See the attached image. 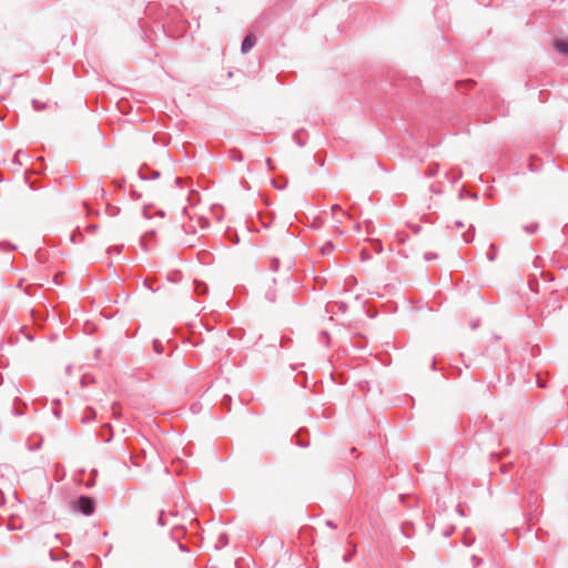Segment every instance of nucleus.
Wrapping results in <instances>:
<instances>
[{"mask_svg":"<svg viewBox=\"0 0 568 568\" xmlns=\"http://www.w3.org/2000/svg\"><path fill=\"white\" fill-rule=\"evenodd\" d=\"M456 510H457V513H458L460 516H465V515H466V514H465V510H464V507H463V505H460V504H459V505H457Z\"/></svg>","mask_w":568,"mask_h":568,"instance_id":"nucleus-38","label":"nucleus"},{"mask_svg":"<svg viewBox=\"0 0 568 568\" xmlns=\"http://www.w3.org/2000/svg\"><path fill=\"white\" fill-rule=\"evenodd\" d=\"M93 479H90V483L88 484L89 487L93 486Z\"/></svg>","mask_w":568,"mask_h":568,"instance_id":"nucleus-60","label":"nucleus"},{"mask_svg":"<svg viewBox=\"0 0 568 568\" xmlns=\"http://www.w3.org/2000/svg\"><path fill=\"white\" fill-rule=\"evenodd\" d=\"M68 556V552H62L61 556L59 555H55L54 550H50V557L53 561H58V560H61L62 558L67 557Z\"/></svg>","mask_w":568,"mask_h":568,"instance_id":"nucleus-20","label":"nucleus"},{"mask_svg":"<svg viewBox=\"0 0 568 568\" xmlns=\"http://www.w3.org/2000/svg\"><path fill=\"white\" fill-rule=\"evenodd\" d=\"M209 291L207 285L201 281H194V292L197 295H205Z\"/></svg>","mask_w":568,"mask_h":568,"instance_id":"nucleus-10","label":"nucleus"},{"mask_svg":"<svg viewBox=\"0 0 568 568\" xmlns=\"http://www.w3.org/2000/svg\"><path fill=\"white\" fill-rule=\"evenodd\" d=\"M280 260L277 257H272L270 260V270L273 272H277L280 268Z\"/></svg>","mask_w":568,"mask_h":568,"instance_id":"nucleus-17","label":"nucleus"},{"mask_svg":"<svg viewBox=\"0 0 568 568\" xmlns=\"http://www.w3.org/2000/svg\"><path fill=\"white\" fill-rule=\"evenodd\" d=\"M354 284H356V278L354 276H349L345 280V285L353 286Z\"/></svg>","mask_w":568,"mask_h":568,"instance_id":"nucleus-32","label":"nucleus"},{"mask_svg":"<svg viewBox=\"0 0 568 568\" xmlns=\"http://www.w3.org/2000/svg\"><path fill=\"white\" fill-rule=\"evenodd\" d=\"M471 561L474 568H477L483 562V559L474 555L471 556Z\"/></svg>","mask_w":568,"mask_h":568,"instance_id":"nucleus-30","label":"nucleus"},{"mask_svg":"<svg viewBox=\"0 0 568 568\" xmlns=\"http://www.w3.org/2000/svg\"><path fill=\"white\" fill-rule=\"evenodd\" d=\"M321 251H322L323 255H328V254H331L334 251V244L332 242H326L322 246Z\"/></svg>","mask_w":568,"mask_h":568,"instance_id":"nucleus-16","label":"nucleus"},{"mask_svg":"<svg viewBox=\"0 0 568 568\" xmlns=\"http://www.w3.org/2000/svg\"><path fill=\"white\" fill-rule=\"evenodd\" d=\"M509 467H510V465H501L500 470L506 474V473H508Z\"/></svg>","mask_w":568,"mask_h":568,"instance_id":"nucleus-44","label":"nucleus"},{"mask_svg":"<svg viewBox=\"0 0 568 568\" xmlns=\"http://www.w3.org/2000/svg\"><path fill=\"white\" fill-rule=\"evenodd\" d=\"M464 195H465V192H460L458 196H459V199H463Z\"/></svg>","mask_w":568,"mask_h":568,"instance_id":"nucleus-57","label":"nucleus"},{"mask_svg":"<svg viewBox=\"0 0 568 568\" xmlns=\"http://www.w3.org/2000/svg\"><path fill=\"white\" fill-rule=\"evenodd\" d=\"M111 439H112V434H110L109 437L104 438V442L109 443V442H111Z\"/></svg>","mask_w":568,"mask_h":568,"instance_id":"nucleus-52","label":"nucleus"},{"mask_svg":"<svg viewBox=\"0 0 568 568\" xmlns=\"http://www.w3.org/2000/svg\"><path fill=\"white\" fill-rule=\"evenodd\" d=\"M554 48L562 55H568V39H555Z\"/></svg>","mask_w":568,"mask_h":568,"instance_id":"nucleus-4","label":"nucleus"},{"mask_svg":"<svg viewBox=\"0 0 568 568\" xmlns=\"http://www.w3.org/2000/svg\"><path fill=\"white\" fill-rule=\"evenodd\" d=\"M471 327H473V328H476V327H477V324H476V323H473V324H471Z\"/></svg>","mask_w":568,"mask_h":568,"instance_id":"nucleus-61","label":"nucleus"},{"mask_svg":"<svg viewBox=\"0 0 568 568\" xmlns=\"http://www.w3.org/2000/svg\"><path fill=\"white\" fill-rule=\"evenodd\" d=\"M108 212H109V214H110V215L114 216V215H116V214H118L119 209H118V207H111V206H109V207H108Z\"/></svg>","mask_w":568,"mask_h":568,"instance_id":"nucleus-34","label":"nucleus"},{"mask_svg":"<svg viewBox=\"0 0 568 568\" xmlns=\"http://www.w3.org/2000/svg\"><path fill=\"white\" fill-rule=\"evenodd\" d=\"M430 368H432L433 371H436V369H437V368H436V361H435V359H433L432 365H430Z\"/></svg>","mask_w":568,"mask_h":568,"instance_id":"nucleus-50","label":"nucleus"},{"mask_svg":"<svg viewBox=\"0 0 568 568\" xmlns=\"http://www.w3.org/2000/svg\"><path fill=\"white\" fill-rule=\"evenodd\" d=\"M537 499H538V497H537V496L531 495V496L528 498V504H530V505L536 504V503H537Z\"/></svg>","mask_w":568,"mask_h":568,"instance_id":"nucleus-42","label":"nucleus"},{"mask_svg":"<svg viewBox=\"0 0 568 568\" xmlns=\"http://www.w3.org/2000/svg\"><path fill=\"white\" fill-rule=\"evenodd\" d=\"M255 43H256L255 36L253 33H247L242 41L241 52L243 54H246L247 52H250L252 50V48L255 45Z\"/></svg>","mask_w":568,"mask_h":568,"instance_id":"nucleus-3","label":"nucleus"},{"mask_svg":"<svg viewBox=\"0 0 568 568\" xmlns=\"http://www.w3.org/2000/svg\"><path fill=\"white\" fill-rule=\"evenodd\" d=\"M79 236H81V233H80V231L78 230V231H77V233L74 232V233L72 234L71 240H72L73 242H77V240H79Z\"/></svg>","mask_w":568,"mask_h":568,"instance_id":"nucleus-39","label":"nucleus"},{"mask_svg":"<svg viewBox=\"0 0 568 568\" xmlns=\"http://www.w3.org/2000/svg\"><path fill=\"white\" fill-rule=\"evenodd\" d=\"M538 386L539 387H545V384L540 379H538Z\"/></svg>","mask_w":568,"mask_h":568,"instance_id":"nucleus-54","label":"nucleus"},{"mask_svg":"<svg viewBox=\"0 0 568 568\" xmlns=\"http://www.w3.org/2000/svg\"><path fill=\"white\" fill-rule=\"evenodd\" d=\"M166 516L175 517V516H176V513H174V511L166 513V511H164V510H161V511H160V515H159V519H158L159 525H161V526H164V525H165V521H164V520H165V517H166Z\"/></svg>","mask_w":568,"mask_h":568,"instance_id":"nucleus-14","label":"nucleus"},{"mask_svg":"<svg viewBox=\"0 0 568 568\" xmlns=\"http://www.w3.org/2000/svg\"><path fill=\"white\" fill-rule=\"evenodd\" d=\"M464 195H465V192H460L458 196H459V199H463Z\"/></svg>","mask_w":568,"mask_h":568,"instance_id":"nucleus-56","label":"nucleus"},{"mask_svg":"<svg viewBox=\"0 0 568 568\" xmlns=\"http://www.w3.org/2000/svg\"><path fill=\"white\" fill-rule=\"evenodd\" d=\"M175 184L181 186L182 185V179L181 178H176L175 179Z\"/></svg>","mask_w":568,"mask_h":568,"instance_id":"nucleus-49","label":"nucleus"},{"mask_svg":"<svg viewBox=\"0 0 568 568\" xmlns=\"http://www.w3.org/2000/svg\"><path fill=\"white\" fill-rule=\"evenodd\" d=\"M185 534H186L185 527L180 526V525H174L171 530V537L174 540H180L181 538H183L185 536Z\"/></svg>","mask_w":568,"mask_h":568,"instance_id":"nucleus-5","label":"nucleus"},{"mask_svg":"<svg viewBox=\"0 0 568 568\" xmlns=\"http://www.w3.org/2000/svg\"><path fill=\"white\" fill-rule=\"evenodd\" d=\"M351 558H352V554H346V555H344L343 560L344 561H349Z\"/></svg>","mask_w":568,"mask_h":568,"instance_id":"nucleus-47","label":"nucleus"},{"mask_svg":"<svg viewBox=\"0 0 568 568\" xmlns=\"http://www.w3.org/2000/svg\"><path fill=\"white\" fill-rule=\"evenodd\" d=\"M143 284H144V286H145L146 288H149L150 291H152V292H155V291H156V288H154V287L152 286L151 281H150L149 278H145V280H144V282H143Z\"/></svg>","mask_w":568,"mask_h":568,"instance_id":"nucleus-33","label":"nucleus"},{"mask_svg":"<svg viewBox=\"0 0 568 568\" xmlns=\"http://www.w3.org/2000/svg\"><path fill=\"white\" fill-rule=\"evenodd\" d=\"M335 308H337V311H339L342 313H345L347 311V305L344 302H332V303H328L326 306L327 312H334Z\"/></svg>","mask_w":568,"mask_h":568,"instance_id":"nucleus-7","label":"nucleus"},{"mask_svg":"<svg viewBox=\"0 0 568 568\" xmlns=\"http://www.w3.org/2000/svg\"><path fill=\"white\" fill-rule=\"evenodd\" d=\"M373 247H374L375 252H377V253H382V251H383V245L379 241H374Z\"/></svg>","mask_w":568,"mask_h":568,"instance_id":"nucleus-29","label":"nucleus"},{"mask_svg":"<svg viewBox=\"0 0 568 568\" xmlns=\"http://www.w3.org/2000/svg\"><path fill=\"white\" fill-rule=\"evenodd\" d=\"M304 434H306V430L300 429L296 433L295 438H296V445H298L300 447L306 448L310 446V442L306 440L305 438H303Z\"/></svg>","mask_w":568,"mask_h":568,"instance_id":"nucleus-9","label":"nucleus"},{"mask_svg":"<svg viewBox=\"0 0 568 568\" xmlns=\"http://www.w3.org/2000/svg\"><path fill=\"white\" fill-rule=\"evenodd\" d=\"M227 544H229L227 535L226 534H221L220 537H219V545H217V547L226 546Z\"/></svg>","mask_w":568,"mask_h":568,"instance_id":"nucleus-23","label":"nucleus"},{"mask_svg":"<svg viewBox=\"0 0 568 568\" xmlns=\"http://www.w3.org/2000/svg\"><path fill=\"white\" fill-rule=\"evenodd\" d=\"M104 427L108 428L109 430L111 429V426L109 424H106Z\"/></svg>","mask_w":568,"mask_h":568,"instance_id":"nucleus-62","label":"nucleus"},{"mask_svg":"<svg viewBox=\"0 0 568 568\" xmlns=\"http://www.w3.org/2000/svg\"><path fill=\"white\" fill-rule=\"evenodd\" d=\"M231 400H232L231 396H229V395H224V397H223V399H222V405H223L224 407H227V409H230Z\"/></svg>","mask_w":568,"mask_h":568,"instance_id":"nucleus-28","label":"nucleus"},{"mask_svg":"<svg viewBox=\"0 0 568 568\" xmlns=\"http://www.w3.org/2000/svg\"><path fill=\"white\" fill-rule=\"evenodd\" d=\"M538 229V225L537 224H530V225H525L524 226V230L529 233V234H532L537 231Z\"/></svg>","mask_w":568,"mask_h":568,"instance_id":"nucleus-27","label":"nucleus"},{"mask_svg":"<svg viewBox=\"0 0 568 568\" xmlns=\"http://www.w3.org/2000/svg\"><path fill=\"white\" fill-rule=\"evenodd\" d=\"M132 196H133L134 199H140V197H141V194H138L136 192H134V191H133V192H132Z\"/></svg>","mask_w":568,"mask_h":568,"instance_id":"nucleus-51","label":"nucleus"},{"mask_svg":"<svg viewBox=\"0 0 568 568\" xmlns=\"http://www.w3.org/2000/svg\"><path fill=\"white\" fill-rule=\"evenodd\" d=\"M53 413H54V415H55L57 417H59V416H60V412H59V409H54V410H53Z\"/></svg>","mask_w":568,"mask_h":568,"instance_id":"nucleus-55","label":"nucleus"},{"mask_svg":"<svg viewBox=\"0 0 568 568\" xmlns=\"http://www.w3.org/2000/svg\"><path fill=\"white\" fill-rule=\"evenodd\" d=\"M97 229H98L97 224H90V225L87 226V230L90 233H94L97 231Z\"/></svg>","mask_w":568,"mask_h":568,"instance_id":"nucleus-37","label":"nucleus"},{"mask_svg":"<svg viewBox=\"0 0 568 568\" xmlns=\"http://www.w3.org/2000/svg\"><path fill=\"white\" fill-rule=\"evenodd\" d=\"M97 417V413L92 407H87L81 416V423H91Z\"/></svg>","mask_w":568,"mask_h":568,"instance_id":"nucleus-6","label":"nucleus"},{"mask_svg":"<svg viewBox=\"0 0 568 568\" xmlns=\"http://www.w3.org/2000/svg\"><path fill=\"white\" fill-rule=\"evenodd\" d=\"M455 226H456L457 229H462V227L464 226V223H463L462 221H456V222H455Z\"/></svg>","mask_w":568,"mask_h":568,"instance_id":"nucleus-46","label":"nucleus"},{"mask_svg":"<svg viewBox=\"0 0 568 568\" xmlns=\"http://www.w3.org/2000/svg\"><path fill=\"white\" fill-rule=\"evenodd\" d=\"M23 407H26V404L19 397H16L12 406V414L16 416H22Z\"/></svg>","mask_w":568,"mask_h":568,"instance_id":"nucleus-8","label":"nucleus"},{"mask_svg":"<svg viewBox=\"0 0 568 568\" xmlns=\"http://www.w3.org/2000/svg\"><path fill=\"white\" fill-rule=\"evenodd\" d=\"M179 548L182 551H187V547L184 544H182V542H179Z\"/></svg>","mask_w":568,"mask_h":568,"instance_id":"nucleus-45","label":"nucleus"},{"mask_svg":"<svg viewBox=\"0 0 568 568\" xmlns=\"http://www.w3.org/2000/svg\"><path fill=\"white\" fill-rule=\"evenodd\" d=\"M93 479H90V483L88 484L89 487L93 486Z\"/></svg>","mask_w":568,"mask_h":568,"instance_id":"nucleus-59","label":"nucleus"},{"mask_svg":"<svg viewBox=\"0 0 568 568\" xmlns=\"http://www.w3.org/2000/svg\"><path fill=\"white\" fill-rule=\"evenodd\" d=\"M122 248H123V245L110 246V247L108 248V253H109V254H113V253H115V254H120V253L122 252Z\"/></svg>","mask_w":568,"mask_h":568,"instance_id":"nucleus-21","label":"nucleus"},{"mask_svg":"<svg viewBox=\"0 0 568 568\" xmlns=\"http://www.w3.org/2000/svg\"><path fill=\"white\" fill-rule=\"evenodd\" d=\"M42 446V439H39L37 443H29L28 447L30 450H38Z\"/></svg>","mask_w":568,"mask_h":568,"instance_id":"nucleus-26","label":"nucleus"},{"mask_svg":"<svg viewBox=\"0 0 568 568\" xmlns=\"http://www.w3.org/2000/svg\"><path fill=\"white\" fill-rule=\"evenodd\" d=\"M462 178V172H458L456 175H453L452 183H456Z\"/></svg>","mask_w":568,"mask_h":568,"instance_id":"nucleus-41","label":"nucleus"},{"mask_svg":"<svg viewBox=\"0 0 568 568\" xmlns=\"http://www.w3.org/2000/svg\"><path fill=\"white\" fill-rule=\"evenodd\" d=\"M469 196H470L471 199H477V194H476V193L470 194Z\"/></svg>","mask_w":568,"mask_h":568,"instance_id":"nucleus-58","label":"nucleus"},{"mask_svg":"<svg viewBox=\"0 0 568 568\" xmlns=\"http://www.w3.org/2000/svg\"><path fill=\"white\" fill-rule=\"evenodd\" d=\"M72 508L73 510L81 513L85 516H91L95 510V501L90 496L81 495L80 497L72 501Z\"/></svg>","mask_w":568,"mask_h":568,"instance_id":"nucleus-1","label":"nucleus"},{"mask_svg":"<svg viewBox=\"0 0 568 568\" xmlns=\"http://www.w3.org/2000/svg\"><path fill=\"white\" fill-rule=\"evenodd\" d=\"M32 105H33V109H34L36 111H41V110L45 109V106H47V104H45V103H42V102H40V101H38V100H36V99H34V100H32Z\"/></svg>","mask_w":568,"mask_h":568,"instance_id":"nucleus-19","label":"nucleus"},{"mask_svg":"<svg viewBox=\"0 0 568 568\" xmlns=\"http://www.w3.org/2000/svg\"><path fill=\"white\" fill-rule=\"evenodd\" d=\"M81 383H82V385H85L88 383V376L87 375L82 376Z\"/></svg>","mask_w":568,"mask_h":568,"instance_id":"nucleus-48","label":"nucleus"},{"mask_svg":"<svg viewBox=\"0 0 568 568\" xmlns=\"http://www.w3.org/2000/svg\"><path fill=\"white\" fill-rule=\"evenodd\" d=\"M230 158L233 160V161H242L243 156H242V153L241 151L239 150H232L230 152Z\"/></svg>","mask_w":568,"mask_h":568,"instance_id":"nucleus-18","label":"nucleus"},{"mask_svg":"<svg viewBox=\"0 0 568 568\" xmlns=\"http://www.w3.org/2000/svg\"><path fill=\"white\" fill-rule=\"evenodd\" d=\"M474 237H475V229L473 225H470L468 231L463 233V240L465 241V243H470L474 241Z\"/></svg>","mask_w":568,"mask_h":568,"instance_id":"nucleus-13","label":"nucleus"},{"mask_svg":"<svg viewBox=\"0 0 568 568\" xmlns=\"http://www.w3.org/2000/svg\"><path fill=\"white\" fill-rule=\"evenodd\" d=\"M463 542L466 545V546H470L474 544V538L473 539H467L466 537L464 538Z\"/></svg>","mask_w":568,"mask_h":568,"instance_id":"nucleus-43","label":"nucleus"},{"mask_svg":"<svg viewBox=\"0 0 568 568\" xmlns=\"http://www.w3.org/2000/svg\"><path fill=\"white\" fill-rule=\"evenodd\" d=\"M439 171V164L438 163H432L428 169L425 172V175L427 178H434Z\"/></svg>","mask_w":568,"mask_h":568,"instance_id":"nucleus-12","label":"nucleus"},{"mask_svg":"<svg viewBox=\"0 0 568 568\" xmlns=\"http://www.w3.org/2000/svg\"><path fill=\"white\" fill-rule=\"evenodd\" d=\"M79 236H81V233H80V231L78 230V231H77V233L74 232V233L72 234L71 240H72L73 242H77V240H79Z\"/></svg>","mask_w":568,"mask_h":568,"instance_id":"nucleus-40","label":"nucleus"},{"mask_svg":"<svg viewBox=\"0 0 568 568\" xmlns=\"http://www.w3.org/2000/svg\"><path fill=\"white\" fill-rule=\"evenodd\" d=\"M267 164L271 168V159H267Z\"/></svg>","mask_w":568,"mask_h":568,"instance_id":"nucleus-63","label":"nucleus"},{"mask_svg":"<svg viewBox=\"0 0 568 568\" xmlns=\"http://www.w3.org/2000/svg\"><path fill=\"white\" fill-rule=\"evenodd\" d=\"M436 257H437V254H435V253L429 252V253L425 254V260H427V261L435 260Z\"/></svg>","mask_w":568,"mask_h":568,"instance_id":"nucleus-35","label":"nucleus"},{"mask_svg":"<svg viewBox=\"0 0 568 568\" xmlns=\"http://www.w3.org/2000/svg\"><path fill=\"white\" fill-rule=\"evenodd\" d=\"M326 524H327V526H329V527H335V525H334L331 520H327V521H326Z\"/></svg>","mask_w":568,"mask_h":568,"instance_id":"nucleus-53","label":"nucleus"},{"mask_svg":"<svg viewBox=\"0 0 568 568\" xmlns=\"http://www.w3.org/2000/svg\"><path fill=\"white\" fill-rule=\"evenodd\" d=\"M139 176L141 180H155L158 178H160V171L158 170H153L151 169L150 166H148L146 164L142 165L140 169H139Z\"/></svg>","mask_w":568,"mask_h":568,"instance_id":"nucleus-2","label":"nucleus"},{"mask_svg":"<svg viewBox=\"0 0 568 568\" xmlns=\"http://www.w3.org/2000/svg\"><path fill=\"white\" fill-rule=\"evenodd\" d=\"M64 477H65V469H64L63 465L55 464L54 465V479L57 481H61L64 479Z\"/></svg>","mask_w":568,"mask_h":568,"instance_id":"nucleus-11","label":"nucleus"},{"mask_svg":"<svg viewBox=\"0 0 568 568\" xmlns=\"http://www.w3.org/2000/svg\"><path fill=\"white\" fill-rule=\"evenodd\" d=\"M266 300H268L270 302L274 303L275 302V292L273 291H268L265 295Z\"/></svg>","mask_w":568,"mask_h":568,"instance_id":"nucleus-31","label":"nucleus"},{"mask_svg":"<svg viewBox=\"0 0 568 568\" xmlns=\"http://www.w3.org/2000/svg\"><path fill=\"white\" fill-rule=\"evenodd\" d=\"M8 250V251H12L16 248L14 245L10 244L9 242H6V241H1L0 242V250Z\"/></svg>","mask_w":568,"mask_h":568,"instance_id":"nucleus-24","label":"nucleus"},{"mask_svg":"<svg viewBox=\"0 0 568 568\" xmlns=\"http://www.w3.org/2000/svg\"><path fill=\"white\" fill-rule=\"evenodd\" d=\"M496 254H497V247H496V245H495V244H493V243H491V244L489 245V250H488V252H487V258H488L490 262H493V261H495V260H496Z\"/></svg>","mask_w":568,"mask_h":568,"instance_id":"nucleus-15","label":"nucleus"},{"mask_svg":"<svg viewBox=\"0 0 568 568\" xmlns=\"http://www.w3.org/2000/svg\"><path fill=\"white\" fill-rule=\"evenodd\" d=\"M153 348H154V351H155L158 354H162V353H163V346H162L161 342H160V341H158V339H154V342H153Z\"/></svg>","mask_w":568,"mask_h":568,"instance_id":"nucleus-25","label":"nucleus"},{"mask_svg":"<svg viewBox=\"0 0 568 568\" xmlns=\"http://www.w3.org/2000/svg\"><path fill=\"white\" fill-rule=\"evenodd\" d=\"M332 211L333 213H335L336 211H341L343 215L346 214L338 204L332 205Z\"/></svg>","mask_w":568,"mask_h":568,"instance_id":"nucleus-36","label":"nucleus"},{"mask_svg":"<svg viewBox=\"0 0 568 568\" xmlns=\"http://www.w3.org/2000/svg\"><path fill=\"white\" fill-rule=\"evenodd\" d=\"M293 139L295 141V143L300 146H304L306 144V141L303 140L301 136H300V133L296 132L294 135H293Z\"/></svg>","mask_w":568,"mask_h":568,"instance_id":"nucleus-22","label":"nucleus"}]
</instances>
